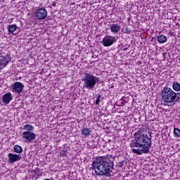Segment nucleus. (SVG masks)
I'll return each instance as SVG.
<instances>
[{"label":"nucleus","mask_w":180,"mask_h":180,"mask_svg":"<svg viewBox=\"0 0 180 180\" xmlns=\"http://www.w3.org/2000/svg\"><path fill=\"white\" fill-rule=\"evenodd\" d=\"M84 86L86 89H94L96 84L101 82L99 77L92 75V73H85L84 79Z\"/></svg>","instance_id":"4"},{"label":"nucleus","mask_w":180,"mask_h":180,"mask_svg":"<svg viewBox=\"0 0 180 180\" xmlns=\"http://www.w3.org/2000/svg\"><path fill=\"white\" fill-rule=\"evenodd\" d=\"M146 131V127L144 125L139 124L138 126V130L134 134L133 139L130 143V147L134 148L132 153L137 154V155H141V153L143 154H148L151 149L153 143L151 139L153 136L151 131H148V134H144Z\"/></svg>","instance_id":"1"},{"label":"nucleus","mask_w":180,"mask_h":180,"mask_svg":"<svg viewBox=\"0 0 180 180\" xmlns=\"http://www.w3.org/2000/svg\"><path fill=\"white\" fill-rule=\"evenodd\" d=\"M160 95L163 102L165 103H173L175 105L176 99H180V93H176L172 89L165 86L161 90Z\"/></svg>","instance_id":"3"},{"label":"nucleus","mask_w":180,"mask_h":180,"mask_svg":"<svg viewBox=\"0 0 180 180\" xmlns=\"http://www.w3.org/2000/svg\"><path fill=\"white\" fill-rule=\"evenodd\" d=\"M115 156L107 155L106 156L97 157L92 162L91 169L98 176H110L111 169L115 167Z\"/></svg>","instance_id":"2"},{"label":"nucleus","mask_w":180,"mask_h":180,"mask_svg":"<svg viewBox=\"0 0 180 180\" xmlns=\"http://www.w3.org/2000/svg\"><path fill=\"white\" fill-rule=\"evenodd\" d=\"M51 5H52V6H53V8H56V6H57L56 1H53Z\"/></svg>","instance_id":"26"},{"label":"nucleus","mask_w":180,"mask_h":180,"mask_svg":"<svg viewBox=\"0 0 180 180\" xmlns=\"http://www.w3.org/2000/svg\"><path fill=\"white\" fill-rule=\"evenodd\" d=\"M168 36L170 37H175V30H169Z\"/></svg>","instance_id":"22"},{"label":"nucleus","mask_w":180,"mask_h":180,"mask_svg":"<svg viewBox=\"0 0 180 180\" xmlns=\"http://www.w3.org/2000/svg\"><path fill=\"white\" fill-rule=\"evenodd\" d=\"M60 157H67V151H65V150H61L60 153Z\"/></svg>","instance_id":"24"},{"label":"nucleus","mask_w":180,"mask_h":180,"mask_svg":"<svg viewBox=\"0 0 180 180\" xmlns=\"http://www.w3.org/2000/svg\"><path fill=\"white\" fill-rule=\"evenodd\" d=\"M173 134H174V137L179 139V137H180V129L174 127Z\"/></svg>","instance_id":"18"},{"label":"nucleus","mask_w":180,"mask_h":180,"mask_svg":"<svg viewBox=\"0 0 180 180\" xmlns=\"http://www.w3.org/2000/svg\"><path fill=\"white\" fill-rule=\"evenodd\" d=\"M117 165L119 167V168H122V167H123V165H124V162H120L117 163Z\"/></svg>","instance_id":"25"},{"label":"nucleus","mask_w":180,"mask_h":180,"mask_svg":"<svg viewBox=\"0 0 180 180\" xmlns=\"http://www.w3.org/2000/svg\"><path fill=\"white\" fill-rule=\"evenodd\" d=\"M14 153H16V154H22V153H23V148L19 145H15L14 146Z\"/></svg>","instance_id":"16"},{"label":"nucleus","mask_w":180,"mask_h":180,"mask_svg":"<svg viewBox=\"0 0 180 180\" xmlns=\"http://www.w3.org/2000/svg\"><path fill=\"white\" fill-rule=\"evenodd\" d=\"M11 60H12L11 54L7 53L6 56H4L2 53H0V70H4L9 64Z\"/></svg>","instance_id":"6"},{"label":"nucleus","mask_w":180,"mask_h":180,"mask_svg":"<svg viewBox=\"0 0 180 180\" xmlns=\"http://www.w3.org/2000/svg\"><path fill=\"white\" fill-rule=\"evenodd\" d=\"M158 43H160L161 44H164V43H167L168 41V39L167 38V36L164 34H161L157 37Z\"/></svg>","instance_id":"13"},{"label":"nucleus","mask_w":180,"mask_h":180,"mask_svg":"<svg viewBox=\"0 0 180 180\" xmlns=\"http://www.w3.org/2000/svg\"><path fill=\"white\" fill-rule=\"evenodd\" d=\"M37 135L33 131H25L22 134V138L23 139L25 143H31L33 140H35Z\"/></svg>","instance_id":"5"},{"label":"nucleus","mask_w":180,"mask_h":180,"mask_svg":"<svg viewBox=\"0 0 180 180\" xmlns=\"http://www.w3.org/2000/svg\"><path fill=\"white\" fill-rule=\"evenodd\" d=\"M18 29V26L16 25H11L8 28V31L9 33H13Z\"/></svg>","instance_id":"19"},{"label":"nucleus","mask_w":180,"mask_h":180,"mask_svg":"<svg viewBox=\"0 0 180 180\" xmlns=\"http://www.w3.org/2000/svg\"><path fill=\"white\" fill-rule=\"evenodd\" d=\"M25 86L22 82H15L14 84L12 86V89L13 92H16V94H21L23 91Z\"/></svg>","instance_id":"10"},{"label":"nucleus","mask_w":180,"mask_h":180,"mask_svg":"<svg viewBox=\"0 0 180 180\" xmlns=\"http://www.w3.org/2000/svg\"><path fill=\"white\" fill-rule=\"evenodd\" d=\"M34 16L37 20H43L47 18V10L44 8H38L35 11Z\"/></svg>","instance_id":"8"},{"label":"nucleus","mask_w":180,"mask_h":180,"mask_svg":"<svg viewBox=\"0 0 180 180\" xmlns=\"http://www.w3.org/2000/svg\"><path fill=\"white\" fill-rule=\"evenodd\" d=\"M32 172H33V174L37 175L38 177L41 176V174H39V173L40 172V169H39V167H36L34 170L32 171Z\"/></svg>","instance_id":"21"},{"label":"nucleus","mask_w":180,"mask_h":180,"mask_svg":"<svg viewBox=\"0 0 180 180\" xmlns=\"http://www.w3.org/2000/svg\"><path fill=\"white\" fill-rule=\"evenodd\" d=\"M8 164H15L18 161L22 160V155L19 154L8 153Z\"/></svg>","instance_id":"9"},{"label":"nucleus","mask_w":180,"mask_h":180,"mask_svg":"<svg viewBox=\"0 0 180 180\" xmlns=\"http://www.w3.org/2000/svg\"><path fill=\"white\" fill-rule=\"evenodd\" d=\"M122 32L124 34H130L131 33V30H130L129 27L126 26L122 30Z\"/></svg>","instance_id":"20"},{"label":"nucleus","mask_w":180,"mask_h":180,"mask_svg":"<svg viewBox=\"0 0 180 180\" xmlns=\"http://www.w3.org/2000/svg\"><path fill=\"white\" fill-rule=\"evenodd\" d=\"M102 98V96L101 94H98V96L96 97V105H99V103L101 102V98Z\"/></svg>","instance_id":"23"},{"label":"nucleus","mask_w":180,"mask_h":180,"mask_svg":"<svg viewBox=\"0 0 180 180\" xmlns=\"http://www.w3.org/2000/svg\"><path fill=\"white\" fill-rule=\"evenodd\" d=\"M22 130H25V131H34V127L30 124H26L22 127Z\"/></svg>","instance_id":"15"},{"label":"nucleus","mask_w":180,"mask_h":180,"mask_svg":"<svg viewBox=\"0 0 180 180\" xmlns=\"http://www.w3.org/2000/svg\"><path fill=\"white\" fill-rule=\"evenodd\" d=\"M91 133H92V131L89 128H82V136H84V137H88L91 136Z\"/></svg>","instance_id":"14"},{"label":"nucleus","mask_w":180,"mask_h":180,"mask_svg":"<svg viewBox=\"0 0 180 180\" xmlns=\"http://www.w3.org/2000/svg\"><path fill=\"white\" fill-rule=\"evenodd\" d=\"M172 89L176 92H179V91H180V84L178 82H174L172 83Z\"/></svg>","instance_id":"17"},{"label":"nucleus","mask_w":180,"mask_h":180,"mask_svg":"<svg viewBox=\"0 0 180 180\" xmlns=\"http://www.w3.org/2000/svg\"><path fill=\"white\" fill-rule=\"evenodd\" d=\"M13 99V97H12V93L8 92L3 96L2 103H4V105H9V103H11V101Z\"/></svg>","instance_id":"11"},{"label":"nucleus","mask_w":180,"mask_h":180,"mask_svg":"<svg viewBox=\"0 0 180 180\" xmlns=\"http://www.w3.org/2000/svg\"><path fill=\"white\" fill-rule=\"evenodd\" d=\"M110 29L112 33H114V34H117V33L120 32L122 26H120V25H118L117 23H115L110 25Z\"/></svg>","instance_id":"12"},{"label":"nucleus","mask_w":180,"mask_h":180,"mask_svg":"<svg viewBox=\"0 0 180 180\" xmlns=\"http://www.w3.org/2000/svg\"><path fill=\"white\" fill-rule=\"evenodd\" d=\"M116 42V38L114 36L105 35L101 43L104 47H110L113 46V43Z\"/></svg>","instance_id":"7"}]
</instances>
